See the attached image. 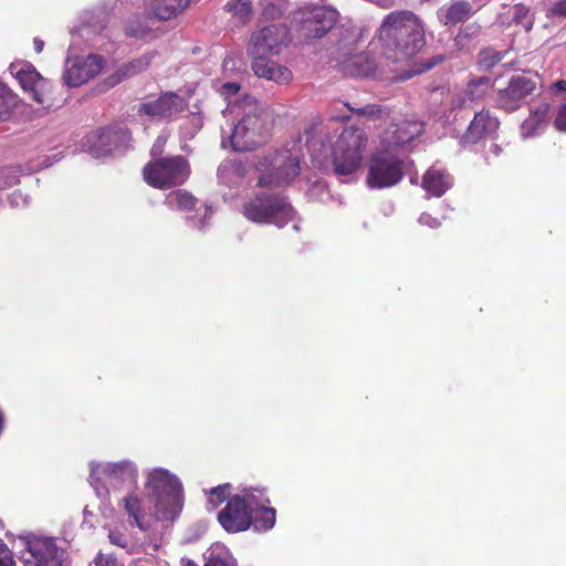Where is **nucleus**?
Returning a JSON list of instances; mask_svg holds the SVG:
<instances>
[{"label":"nucleus","instance_id":"obj_1","mask_svg":"<svg viewBox=\"0 0 566 566\" xmlns=\"http://www.w3.org/2000/svg\"><path fill=\"white\" fill-rule=\"evenodd\" d=\"M381 54L390 69V81H405L416 72L405 69L426 44L424 25L421 19L409 10L388 13L378 30Z\"/></svg>","mask_w":566,"mask_h":566},{"label":"nucleus","instance_id":"obj_2","mask_svg":"<svg viewBox=\"0 0 566 566\" xmlns=\"http://www.w3.org/2000/svg\"><path fill=\"white\" fill-rule=\"evenodd\" d=\"M146 488L154 501L156 517L163 521L175 520L184 505L180 481L167 470L157 469L149 473Z\"/></svg>","mask_w":566,"mask_h":566},{"label":"nucleus","instance_id":"obj_3","mask_svg":"<svg viewBox=\"0 0 566 566\" xmlns=\"http://www.w3.org/2000/svg\"><path fill=\"white\" fill-rule=\"evenodd\" d=\"M242 213L254 223H273L282 228L294 219L295 211L284 196L261 190L244 202Z\"/></svg>","mask_w":566,"mask_h":566},{"label":"nucleus","instance_id":"obj_4","mask_svg":"<svg viewBox=\"0 0 566 566\" xmlns=\"http://www.w3.org/2000/svg\"><path fill=\"white\" fill-rule=\"evenodd\" d=\"M161 151L151 149L153 159L143 168V178L153 188L166 190L184 185L191 175L188 159L182 155L157 157Z\"/></svg>","mask_w":566,"mask_h":566},{"label":"nucleus","instance_id":"obj_5","mask_svg":"<svg viewBox=\"0 0 566 566\" xmlns=\"http://www.w3.org/2000/svg\"><path fill=\"white\" fill-rule=\"evenodd\" d=\"M368 137L363 128L345 127L333 146V168L338 178L347 177L358 170Z\"/></svg>","mask_w":566,"mask_h":566},{"label":"nucleus","instance_id":"obj_6","mask_svg":"<svg viewBox=\"0 0 566 566\" xmlns=\"http://www.w3.org/2000/svg\"><path fill=\"white\" fill-rule=\"evenodd\" d=\"M405 176V161L390 150L376 151L369 161L366 184L371 189L390 188Z\"/></svg>","mask_w":566,"mask_h":566},{"label":"nucleus","instance_id":"obj_7","mask_svg":"<svg viewBox=\"0 0 566 566\" xmlns=\"http://www.w3.org/2000/svg\"><path fill=\"white\" fill-rule=\"evenodd\" d=\"M255 504L253 488L243 490L228 499L226 506L219 511L217 520L228 533H240L252 526V506Z\"/></svg>","mask_w":566,"mask_h":566},{"label":"nucleus","instance_id":"obj_8","mask_svg":"<svg viewBox=\"0 0 566 566\" xmlns=\"http://www.w3.org/2000/svg\"><path fill=\"white\" fill-rule=\"evenodd\" d=\"M266 116L259 112L245 114L234 126L231 145L235 151H251L265 138Z\"/></svg>","mask_w":566,"mask_h":566},{"label":"nucleus","instance_id":"obj_9","mask_svg":"<svg viewBox=\"0 0 566 566\" xmlns=\"http://www.w3.org/2000/svg\"><path fill=\"white\" fill-rule=\"evenodd\" d=\"M268 160V168L258 180L261 188L287 186L300 175V160L289 150L276 153Z\"/></svg>","mask_w":566,"mask_h":566},{"label":"nucleus","instance_id":"obj_10","mask_svg":"<svg viewBox=\"0 0 566 566\" xmlns=\"http://www.w3.org/2000/svg\"><path fill=\"white\" fill-rule=\"evenodd\" d=\"M290 43V30L285 24H270L255 30L247 46L249 55L280 54Z\"/></svg>","mask_w":566,"mask_h":566},{"label":"nucleus","instance_id":"obj_11","mask_svg":"<svg viewBox=\"0 0 566 566\" xmlns=\"http://www.w3.org/2000/svg\"><path fill=\"white\" fill-rule=\"evenodd\" d=\"M537 77V74L531 72L513 75L507 86L497 92L499 106L506 112L520 108L523 101L536 90Z\"/></svg>","mask_w":566,"mask_h":566},{"label":"nucleus","instance_id":"obj_12","mask_svg":"<svg viewBox=\"0 0 566 566\" xmlns=\"http://www.w3.org/2000/svg\"><path fill=\"white\" fill-rule=\"evenodd\" d=\"M187 108L188 103L182 96L174 92H165L156 99L140 103L137 113L156 120L171 122Z\"/></svg>","mask_w":566,"mask_h":566},{"label":"nucleus","instance_id":"obj_13","mask_svg":"<svg viewBox=\"0 0 566 566\" xmlns=\"http://www.w3.org/2000/svg\"><path fill=\"white\" fill-rule=\"evenodd\" d=\"M21 559L24 566H61L55 542L49 537L28 539Z\"/></svg>","mask_w":566,"mask_h":566},{"label":"nucleus","instance_id":"obj_14","mask_svg":"<svg viewBox=\"0 0 566 566\" xmlns=\"http://www.w3.org/2000/svg\"><path fill=\"white\" fill-rule=\"evenodd\" d=\"M424 130L423 124L417 120L391 123L380 135V145L385 150L402 148L419 137Z\"/></svg>","mask_w":566,"mask_h":566},{"label":"nucleus","instance_id":"obj_15","mask_svg":"<svg viewBox=\"0 0 566 566\" xmlns=\"http://www.w3.org/2000/svg\"><path fill=\"white\" fill-rule=\"evenodd\" d=\"M337 18L336 10L316 7L302 19L301 32L306 39H321L334 28Z\"/></svg>","mask_w":566,"mask_h":566},{"label":"nucleus","instance_id":"obj_16","mask_svg":"<svg viewBox=\"0 0 566 566\" xmlns=\"http://www.w3.org/2000/svg\"><path fill=\"white\" fill-rule=\"evenodd\" d=\"M104 484L113 489L127 488L132 490L137 483V469L130 461L107 463L97 469Z\"/></svg>","mask_w":566,"mask_h":566},{"label":"nucleus","instance_id":"obj_17","mask_svg":"<svg viewBox=\"0 0 566 566\" xmlns=\"http://www.w3.org/2000/svg\"><path fill=\"white\" fill-rule=\"evenodd\" d=\"M499 126V119L489 109H482L475 113L460 142L463 146L476 144L482 139L492 137Z\"/></svg>","mask_w":566,"mask_h":566},{"label":"nucleus","instance_id":"obj_18","mask_svg":"<svg viewBox=\"0 0 566 566\" xmlns=\"http://www.w3.org/2000/svg\"><path fill=\"white\" fill-rule=\"evenodd\" d=\"M253 497L255 504L252 509V526L258 532H268L272 530L276 522V510L268 506L270 499L266 496V490L253 488Z\"/></svg>","mask_w":566,"mask_h":566},{"label":"nucleus","instance_id":"obj_19","mask_svg":"<svg viewBox=\"0 0 566 566\" xmlns=\"http://www.w3.org/2000/svg\"><path fill=\"white\" fill-rule=\"evenodd\" d=\"M102 62L99 55L91 54L84 61L74 63L66 71V82L73 87L81 86L99 72Z\"/></svg>","mask_w":566,"mask_h":566},{"label":"nucleus","instance_id":"obj_20","mask_svg":"<svg viewBox=\"0 0 566 566\" xmlns=\"http://www.w3.org/2000/svg\"><path fill=\"white\" fill-rule=\"evenodd\" d=\"M190 0H150L145 3V12L149 19L169 21L182 13Z\"/></svg>","mask_w":566,"mask_h":566},{"label":"nucleus","instance_id":"obj_21","mask_svg":"<svg viewBox=\"0 0 566 566\" xmlns=\"http://www.w3.org/2000/svg\"><path fill=\"white\" fill-rule=\"evenodd\" d=\"M157 56L156 51L146 52L124 63L109 76L112 84H118L125 80L146 72Z\"/></svg>","mask_w":566,"mask_h":566},{"label":"nucleus","instance_id":"obj_22","mask_svg":"<svg viewBox=\"0 0 566 566\" xmlns=\"http://www.w3.org/2000/svg\"><path fill=\"white\" fill-rule=\"evenodd\" d=\"M17 80L34 102L41 105L45 104L44 88L46 81L35 69L20 70L17 73Z\"/></svg>","mask_w":566,"mask_h":566},{"label":"nucleus","instance_id":"obj_23","mask_svg":"<svg viewBox=\"0 0 566 566\" xmlns=\"http://www.w3.org/2000/svg\"><path fill=\"white\" fill-rule=\"evenodd\" d=\"M342 69L348 76L368 77L375 75L377 64L369 52H360L346 59Z\"/></svg>","mask_w":566,"mask_h":566},{"label":"nucleus","instance_id":"obj_24","mask_svg":"<svg viewBox=\"0 0 566 566\" xmlns=\"http://www.w3.org/2000/svg\"><path fill=\"white\" fill-rule=\"evenodd\" d=\"M451 186L452 178L443 169L431 167L422 177V188L434 197H441Z\"/></svg>","mask_w":566,"mask_h":566},{"label":"nucleus","instance_id":"obj_25","mask_svg":"<svg viewBox=\"0 0 566 566\" xmlns=\"http://www.w3.org/2000/svg\"><path fill=\"white\" fill-rule=\"evenodd\" d=\"M473 7L467 0L453 1L439 11V19L444 25H455L473 14Z\"/></svg>","mask_w":566,"mask_h":566},{"label":"nucleus","instance_id":"obj_26","mask_svg":"<svg viewBox=\"0 0 566 566\" xmlns=\"http://www.w3.org/2000/svg\"><path fill=\"white\" fill-rule=\"evenodd\" d=\"M549 109L551 106L547 103H542L537 107L531 108L528 117L524 119L521 126L522 136L525 138L533 136L546 123Z\"/></svg>","mask_w":566,"mask_h":566},{"label":"nucleus","instance_id":"obj_27","mask_svg":"<svg viewBox=\"0 0 566 566\" xmlns=\"http://www.w3.org/2000/svg\"><path fill=\"white\" fill-rule=\"evenodd\" d=\"M124 34L127 38L135 40H148L156 38L154 30L140 15H134L126 20L124 24Z\"/></svg>","mask_w":566,"mask_h":566},{"label":"nucleus","instance_id":"obj_28","mask_svg":"<svg viewBox=\"0 0 566 566\" xmlns=\"http://www.w3.org/2000/svg\"><path fill=\"white\" fill-rule=\"evenodd\" d=\"M124 510L130 518L129 524L136 526L142 531H147L148 525L144 521V512L142 509L140 500L134 493H129L123 499Z\"/></svg>","mask_w":566,"mask_h":566},{"label":"nucleus","instance_id":"obj_29","mask_svg":"<svg viewBox=\"0 0 566 566\" xmlns=\"http://www.w3.org/2000/svg\"><path fill=\"white\" fill-rule=\"evenodd\" d=\"M224 10L231 14V18L240 25L248 24L253 17V7L251 0H229Z\"/></svg>","mask_w":566,"mask_h":566},{"label":"nucleus","instance_id":"obj_30","mask_svg":"<svg viewBox=\"0 0 566 566\" xmlns=\"http://www.w3.org/2000/svg\"><path fill=\"white\" fill-rule=\"evenodd\" d=\"M165 203L170 209L192 211L196 209L198 200L189 191L185 189H178L168 193Z\"/></svg>","mask_w":566,"mask_h":566},{"label":"nucleus","instance_id":"obj_31","mask_svg":"<svg viewBox=\"0 0 566 566\" xmlns=\"http://www.w3.org/2000/svg\"><path fill=\"white\" fill-rule=\"evenodd\" d=\"M493 82L489 76H480L473 78L468 83L465 90V96L470 101H481L485 97L490 88H492Z\"/></svg>","mask_w":566,"mask_h":566},{"label":"nucleus","instance_id":"obj_32","mask_svg":"<svg viewBox=\"0 0 566 566\" xmlns=\"http://www.w3.org/2000/svg\"><path fill=\"white\" fill-rule=\"evenodd\" d=\"M17 96L2 83H0V122L8 120L14 107Z\"/></svg>","mask_w":566,"mask_h":566},{"label":"nucleus","instance_id":"obj_33","mask_svg":"<svg viewBox=\"0 0 566 566\" xmlns=\"http://www.w3.org/2000/svg\"><path fill=\"white\" fill-rule=\"evenodd\" d=\"M503 59L501 52L493 49H484L478 55V67L480 71H490Z\"/></svg>","mask_w":566,"mask_h":566},{"label":"nucleus","instance_id":"obj_34","mask_svg":"<svg viewBox=\"0 0 566 566\" xmlns=\"http://www.w3.org/2000/svg\"><path fill=\"white\" fill-rule=\"evenodd\" d=\"M269 54L250 55L252 57V70L259 77L270 78L274 62L266 59Z\"/></svg>","mask_w":566,"mask_h":566},{"label":"nucleus","instance_id":"obj_35","mask_svg":"<svg viewBox=\"0 0 566 566\" xmlns=\"http://www.w3.org/2000/svg\"><path fill=\"white\" fill-rule=\"evenodd\" d=\"M230 490H231V484H229V483H224V484H221V485L210 489L207 492L208 502L212 505V507H218L223 502L228 501V499L230 497V495H229Z\"/></svg>","mask_w":566,"mask_h":566},{"label":"nucleus","instance_id":"obj_36","mask_svg":"<svg viewBox=\"0 0 566 566\" xmlns=\"http://www.w3.org/2000/svg\"><path fill=\"white\" fill-rule=\"evenodd\" d=\"M513 21L530 31L533 28L534 19L530 17V8L523 3L513 7Z\"/></svg>","mask_w":566,"mask_h":566},{"label":"nucleus","instance_id":"obj_37","mask_svg":"<svg viewBox=\"0 0 566 566\" xmlns=\"http://www.w3.org/2000/svg\"><path fill=\"white\" fill-rule=\"evenodd\" d=\"M292 72L286 66L274 62L269 80L284 84L289 83L292 80Z\"/></svg>","mask_w":566,"mask_h":566},{"label":"nucleus","instance_id":"obj_38","mask_svg":"<svg viewBox=\"0 0 566 566\" xmlns=\"http://www.w3.org/2000/svg\"><path fill=\"white\" fill-rule=\"evenodd\" d=\"M346 107L354 114L359 116H369V117H380L384 108L378 104H367L363 107H350L348 104H346Z\"/></svg>","mask_w":566,"mask_h":566},{"label":"nucleus","instance_id":"obj_39","mask_svg":"<svg viewBox=\"0 0 566 566\" xmlns=\"http://www.w3.org/2000/svg\"><path fill=\"white\" fill-rule=\"evenodd\" d=\"M548 19L566 18V0L556 1L547 11Z\"/></svg>","mask_w":566,"mask_h":566},{"label":"nucleus","instance_id":"obj_40","mask_svg":"<svg viewBox=\"0 0 566 566\" xmlns=\"http://www.w3.org/2000/svg\"><path fill=\"white\" fill-rule=\"evenodd\" d=\"M0 566H15L11 551L0 539Z\"/></svg>","mask_w":566,"mask_h":566},{"label":"nucleus","instance_id":"obj_41","mask_svg":"<svg viewBox=\"0 0 566 566\" xmlns=\"http://www.w3.org/2000/svg\"><path fill=\"white\" fill-rule=\"evenodd\" d=\"M108 539L113 545L122 548H125L128 545L126 536L119 531H111L108 534Z\"/></svg>","mask_w":566,"mask_h":566},{"label":"nucleus","instance_id":"obj_42","mask_svg":"<svg viewBox=\"0 0 566 566\" xmlns=\"http://www.w3.org/2000/svg\"><path fill=\"white\" fill-rule=\"evenodd\" d=\"M419 223L422 224V226H427V227H429L431 229H437L441 224L438 218L432 217L428 212H423V213L420 214Z\"/></svg>","mask_w":566,"mask_h":566},{"label":"nucleus","instance_id":"obj_43","mask_svg":"<svg viewBox=\"0 0 566 566\" xmlns=\"http://www.w3.org/2000/svg\"><path fill=\"white\" fill-rule=\"evenodd\" d=\"M95 566H116V558L113 555L98 553L94 559Z\"/></svg>","mask_w":566,"mask_h":566},{"label":"nucleus","instance_id":"obj_44","mask_svg":"<svg viewBox=\"0 0 566 566\" xmlns=\"http://www.w3.org/2000/svg\"><path fill=\"white\" fill-rule=\"evenodd\" d=\"M554 124L558 130L566 132V103L558 111Z\"/></svg>","mask_w":566,"mask_h":566},{"label":"nucleus","instance_id":"obj_45","mask_svg":"<svg viewBox=\"0 0 566 566\" xmlns=\"http://www.w3.org/2000/svg\"><path fill=\"white\" fill-rule=\"evenodd\" d=\"M240 91V85L234 82H227L222 85V92L224 94L234 95Z\"/></svg>","mask_w":566,"mask_h":566},{"label":"nucleus","instance_id":"obj_46","mask_svg":"<svg viewBox=\"0 0 566 566\" xmlns=\"http://www.w3.org/2000/svg\"><path fill=\"white\" fill-rule=\"evenodd\" d=\"M205 566H228V563L219 556L211 555Z\"/></svg>","mask_w":566,"mask_h":566},{"label":"nucleus","instance_id":"obj_47","mask_svg":"<svg viewBox=\"0 0 566 566\" xmlns=\"http://www.w3.org/2000/svg\"><path fill=\"white\" fill-rule=\"evenodd\" d=\"M17 178L15 177H12V178H6V179H2L0 178V190H3V189H7L11 186H13L14 184H17Z\"/></svg>","mask_w":566,"mask_h":566},{"label":"nucleus","instance_id":"obj_48","mask_svg":"<svg viewBox=\"0 0 566 566\" xmlns=\"http://www.w3.org/2000/svg\"><path fill=\"white\" fill-rule=\"evenodd\" d=\"M442 57L441 56H438V57H434L431 62H427L424 64V70H430L432 69L433 66H436L438 63L442 62Z\"/></svg>","mask_w":566,"mask_h":566},{"label":"nucleus","instance_id":"obj_49","mask_svg":"<svg viewBox=\"0 0 566 566\" xmlns=\"http://www.w3.org/2000/svg\"><path fill=\"white\" fill-rule=\"evenodd\" d=\"M554 87L559 92H566V81L559 80L554 83Z\"/></svg>","mask_w":566,"mask_h":566},{"label":"nucleus","instance_id":"obj_50","mask_svg":"<svg viewBox=\"0 0 566 566\" xmlns=\"http://www.w3.org/2000/svg\"><path fill=\"white\" fill-rule=\"evenodd\" d=\"M34 44H35V50H36V52H39V53H40V52L43 50V45H44V44H43V42H42V41H40V40H35V41H34Z\"/></svg>","mask_w":566,"mask_h":566},{"label":"nucleus","instance_id":"obj_51","mask_svg":"<svg viewBox=\"0 0 566 566\" xmlns=\"http://www.w3.org/2000/svg\"><path fill=\"white\" fill-rule=\"evenodd\" d=\"M499 150H500V147L497 145H494V151L499 153Z\"/></svg>","mask_w":566,"mask_h":566}]
</instances>
